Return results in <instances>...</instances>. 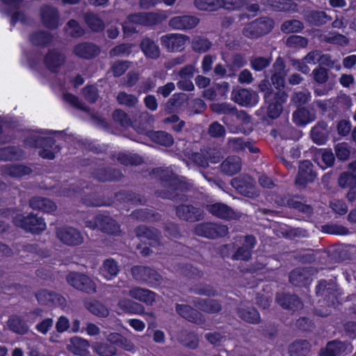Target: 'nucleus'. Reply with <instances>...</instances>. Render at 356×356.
Masks as SVG:
<instances>
[{
  "label": "nucleus",
  "instance_id": "1",
  "mask_svg": "<svg viewBox=\"0 0 356 356\" xmlns=\"http://www.w3.org/2000/svg\"><path fill=\"white\" fill-rule=\"evenodd\" d=\"M155 173L159 177L163 188L157 190V197L169 199L174 202H186L188 200L186 192L190 190L191 185L179 179L171 170L157 168Z\"/></svg>",
  "mask_w": 356,
  "mask_h": 356
},
{
  "label": "nucleus",
  "instance_id": "2",
  "mask_svg": "<svg viewBox=\"0 0 356 356\" xmlns=\"http://www.w3.org/2000/svg\"><path fill=\"white\" fill-rule=\"evenodd\" d=\"M26 147L40 149L38 154L45 159H54L55 154L60 152L59 145L51 137H44L37 133L31 134L24 140Z\"/></svg>",
  "mask_w": 356,
  "mask_h": 356
},
{
  "label": "nucleus",
  "instance_id": "3",
  "mask_svg": "<svg viewBox=\"0 0 356 356\" xmlns=\"http://www.w3.org/2000/svg\"><path fill=\"white\" fill-rule=\"evenodd\" d=\"M13 222L17 227L33 234H39L46 229L44 219L33 213L27 216L17 214L13 218Z\"/></svg>",
  "mask_w": 356,
  "mask_h": 356
},
{
  "label": "nucleus",
  "instance_id": "4",
  "mask_svg": "<svg viewBox=\"0 0 356 356\" xmlns=\"http://www.w3.org/2000/svg\"><path fill=\"white\" fill-rule=\"evenodd\" d=\"M194 233L209 239H217L229 234V227L221 222H204L195 225Z\"/></svg>",
  "mask_w": 356,
  "mask_h": 356
},
{
  "label": "nucleus",
  "instance_id": "5",
  "mask_svg": "<svg viewBox=\"0 0 356 356\" xmlns=\"http://www.w3.org/2000/svg\"><path fill=\"white\" fill-rule=\"evenodd\" d=\"M85 226L91 229H97L110 235H118L120 232V225L116 220L104 214H98L92 220H86Z\"/></svg>",
  "mask_w": 356,
  "mask_h": 356
},
{
  "label": "nucleus",
  "instance_id": "6",
  "mask_svg": "<svg viewBox=\"0 0 356 356\" xmlns=\"http://www.w3.org/2000/svg\"><path fill=\"white\" fill-rule=\"evenodd\" d=\"M274 26V22L269 17H259L247 24L243 29V35L250 39H257L268 33Z\"/></svg>",
  "mask_w": 356,
  "mask_h": 356
},
{
  "label": "nucleus",
  "instance_id": "7",
  "mask_svg": "<svg viewBox=\"0 0 356 356\" xmlns=\"http://www.w3.org/2000/svg\"><path fill=\"white\" fill-rule=\"evenodd\" d=\"M188 157L194 164L203 168H208L209 162L217 163L222 159L220 152L211 147H204L199 152L188 153Z\"/></svg>",
  "mask_w": 356,
  "mask_h": 356
},
{
  "label": "nucleus",
  "instance_id": "8",
  "mask_svg": "<svg viewBox=\"0 0 356 356\" xmlns=\"http://www.w3.org/2000/svg\"><path fill=\"white\" fill-rule=\"evenodd\" d=\"M231 185L241 195L250 198L259 195V191L256 187L255 180L248 175H241L232 179Z\"/></svg>",
  "mask_w": 356,
  "mask_h": 356
},
{
  "label": "nucleus",
  "instance_id": "9",
  "mask_svg": "<svg viewBox=\"0 0 356 356\" xmlns=\"http://www.w3.org/2000/svg\"><path fill=\"white\" fill-rule=\"evenodd\" d=\"M313 79L317 84L314 86V93L316 97L327 95L332 89L333 84L326 83L329 80L328 69L323 66H318L312 72Z\"/></svg>",
  "mask_w": 356,
  "mask_h": 356
},
{
  "label": "nucleus",
  "instance_id": "10",
  "mask_svg": "<svg viewBox=\"0 0 356 356\" xmlns=\"http://www.w3.org/2000/svg\"><path fill=\"white\" fill-rule=\"evenodd\" d=\"M66 281L69 285L85 293L91 294L96 292L95 282L85 274L71 272L67 275Z\"/></svg>",
  "mask_w": 356,
  "mask_h": 356
},
{
  "label": "nucleus",
  "instance_id": "11",
  "mask_svg": "<svg viewBox=\"0 0 356 356\" xmlns=\"http://www.w3.org/2000/svg\"><path fill=\"white\" fill-rule=\"evenodd\" d=\"M270 72L269 79L272 85L277 90H282L285 87V77L288 70H286V65L282 57L279 56L276 58Z\"/></svg>",
  "mask_w": 356,
  "mask_h": 356
},
{
  "label": "nucleus",
  "instance_id": "12",
  "mask_svg": "<svg viewBox=\"0 0 356 356\" xmlns=\"http://www.w3.org/2000/svg\"><path fill=\"white\" fill-rule=\"evenodd\" d=\"M66 63V55L58 49H49L44 57L46 68L53 73H57Z\"/></svg>",
  "mask_w": 356,
  "mask_h": 356
},
{
  "label": "nucleus",
  "instance_id": "13",
  "mask_svg": "<svg viewBox=\"0 0 356 356\" xmlns=\"http://www.w3.org/2000/svg\"><path fill=\"white\" fill-rule=\"evenodd\" d=\"M56 237L67 245H78L83 243V237L77 229L72 227L56 228Z\"/></svg>",
  "mask_w": 356,
  "mask_h": 356
},
{
  "label": "nucleus",
  "instance_id": "14",
  "mask_svg": "<svg viewBox=\"0 0 356 356\" xmlns=\"http://www.w3.org/2000/svg\"><path fill=\"white\" fill-rule=\"evenodd\" d=\"M167 18L165 14L158 13H138L128 16L131 23L143 26H154L162 23Z\"/></svg>",
  "mask_w": 356,
  "mask_h": 356
},
{
  "label": "nucleus",
  "instance_id": "15",
  "mask_svg": "<svg viewBox=\"0 0 356 356\" xmlns=\"http://www.w3.org/2000/svg\"><path fill=\"white\" fill-rule=\"evenodd\" d=\"M175 311L181 318L196 325H202L207 321L204 315L198 311L197 309L188 305L176 304Z\"/></svg>",
  "mask_w": 356,
  "mask_h": 356
},
{
  "label": "nucleus",
  "instance_id": "16",
  "mask_svg": "<svg viewBox=\"0 0 356 356\" xmlns=\"http://www.w3.org/2000/svg\"><path fill=\"white\" fill-rule=\"evenodd\" d=\"M337 285L333 280H322L319 281L316 286V294L317 296L324 298L326 305L330 307L334 305L337 298Z\"/></svg>",
  "mask_w": 356,
  "mask_h": 356
},
{
  "label": "nucleus",
  "instance_id": "17",
  "mask_svg": "<svg viewBox=\"0 0 356 356\" xmlns=\"http://www.w3.org/2000/svg\"><path fill=\"white\" fill-rule=\"evenodd\" d=\"M40 17L43 25L49 29H56L59 26L60 13L58 9L49 4L40 8Z\"/></svg>",
  "mask_w": 356,
  "mask_h": 356
},
{
  "label": "nucleus",
  "instance_id": "18",
  "mask_svg": "<svg viewBox=\"0 0 356 356\" xmlns=\"http://www.w3.org/2000/svg\"><path fill=\"white\" fill-rule=\"evenodd\" d=\"M189 39L188 35L184 34L169 33L161 38V44L169 52L179 51Z\"/></svg>",
  "mask_w": 356,
  "mask_h": 356
},
{
  "label": "nucleus",
  "instance_id": "19",
  "mask_svg": "<svg viewBox=\"0 0 356 356\" xmlns=\"http://www.w3.org/2000/svg\"><path fill=\"white\" fill-rule=\"evenodd\" d=\"M35 296L42 305L63 306L66 304L64 297L54 291L42 289L37 291Z\"/></svg>",
  "mask_w": 356,
  "mask_h": 356
},
{
  "label": "nucleus",
  "instance_id": "20",
  "mask_svg": "<svg viewBox=\"0 0 356 356\" xmlns=\"http://www.w3.org/2000/svg\"><path fill=\"white\" fill-rule=\"evenodd\" d=\"M136 236L141 241L147 240L151 246L156 247L161 245V232L153 227L146 225L138 226L134 230Z\"/></svg>",
  "mask_w": 356,
  "mask_h": 356
},
{
  "label": "nucleus",
  "instance_id": "21",
  "mask_svg": "<svg viewBox=\"0 0 356 356\" xmlns=\"http://www.w3.org/2000/svg\"><path fill=\"white\" fill-rule=\"evenodd\" d=\"M177 216L182 220L194 222L204 218L202 211L192 204H181L175 207Z\"/></svg>",
  "mask_w": 356,
  "mask_h": 356
},
{
  "label": "nucleus",
  "instance_id": "22",
  "mask_svg": "<svg viewBox=\"0 0 356 356\" xmlns=\"http://www.w3.org/2000/svg\"><path fill=\"white\" fill-rule=\"evenodd\" d=\"M92 177L102 182L119 181L123 177L120 170L113 168H106L103 165L92 169L91 171Z\"/></svg>",
  "mask_w": 356,
  "mask_h": 356
},
{
  "label": "nucleus",
  "instance_id": "23",
  "mask_svg": "<svg viewBox=\"0 0 356 356\" xmlns=\"http://www.w3.org/2000/svg\"><path fill=\"white\" fill-rule=\"evenodd\" d=\"M232 99L242 106H252L258 102V95L251 90L236 88L232 92Z\"/></svg>",
  "mask_w": 356,
  "mask_h": 356
},
{
  "label": "nucleus",
  "instance_id": "24",
  "mask_svg": "<svg viewBox=\"0 0 356 356\" xmlns=\"http://www.w3.org/2000/svg\"><path fill=\"white\" fill-rule=\"evenodd\" d=\"M257 244V239L253 235L244 236L243 243L232 254L233 260L249 261L252 257V250Z\"/></svg>",
  "mask_w": 356,
  "mask_h": 356
},
{
  "label": "nucleus",
  "instance_id": "25",
  "mask_svg": "<svg viewBox=\"0 0 356 356\" xmlns=\"http://www.w3.org/2000/svg\"><path fill=\"white\" fill-rule=\"evenodd\" d=\"M353 350V346L349 341H341L339 340H333L329 341L324 350H321V356H337L338 355L346 353L349 354Z\"/></svg>",
  "mask_w": 356,
  "mask_h": 356
},
{
  "label": "nucleus",
  "instance_id": "26",
  "mask_svg": "<svg viewBox=\"0 0 356 356\" xmlns=\"http://www.w3.org/2000/svg\"><path fill=\"white\" fill-rule=\"evenodd\" d=\"M314 165L309 161H302L299 165L298 173L296 177V184L305 186L309 182H313L316 178V174L313 170Z\"/></svg>",
  "mask_w": 356,
  "mask_h": 356
},
{
  "label": "nucleus",
  "instance_id": "27",
  "mask_svg": "<svg viewBox=\"0 0 356 356\" xmlns=\"http://www.w3.org/2000/svg\"><path fill=\"white\" fill-rule=\"evenodd\" d=\"M206 210L212 216L224 220H232L237 218V214L230 207L221 202L207 204Z\"/></svg>",
  "mask_w": 356,
  "mask_h": 356
},
{
  "label": "nucleus",
  "instance_id": "28",
  "mask_svg": "<svg viewBox=\"0 0 356 356\" xmlns=\"http://www.w3.org/2000/svg\"><path fill=\"white\" fill-rule=\"evenodd\" d=\"M199 22V18L195 16L181 15L171 18L168 25L173 29L189 30L195 28Z\"/></svg>",
  "mask_w": 356,
  "mask_h": 356
},
{
  "label": "nucleus",
  "instance_id": "29",
  "mask_svg": "<svg viewBox=\"0 0 356 356\" xmlns=\"http://www.w3.org/2000/svg\"><path fill=\"white\" fill-rule=\"evenodd\" d=\"M73 53L79 58L91 59L99 54L100 49L93 43L81 42L74 47Z\"/></svg>",
  "mask_w": 356,
  "mask_h": 356
},
{
  "label": "nucleus",
  "instance_id": "30",
  "mask_svg": "<svg viewBox=\"0 0 356 356\" xmlns=\"http://www.w3.org/2000/svg\"><path fill=\"white\" fill-rule=\"evenodd\" d=\"M2 176H9L13 178H19L29 175L32 172V169L23 164H6L1 167Z\"/></svg>",
  "mask_w": 356,
  "mask_h": 356
},
{
  "label": "nucleus",
  "instance_id": "31",
  "mask_svg": "<svg viewBox=\"0 0 356 356\" xmlns=\"http://www.w3.org/2000/svg\"><path fill=\"white\" fill-rule=\"evenodd\" d=\"M312 280V273L307 268H297L289 274V282L296 286H305Z\"/></svg>",
  "mask_w": 356,
  "mask_h": 356
},
{
  "label": "nucleus",
  "instance_id": "32",
  "mask_svg": "<svg viewBox=\"0 0 356 356\" xmlns=\"http://www.w3.org/2000/svg\"><path fill=\"white\" fill-rule=\"evenodd\" d=\"M272 86L269 79V74H265L264 79H262L258 85L259 91L264 93L265 102L273 101L275 97L277 96L284 97L285 92L284 90H275Z\"/></svg>",
  "mask_w": 356,
  "mask_h": 356
},
{
  "label": "nucleus",
  "instance_id": "33",
  "mask_svg": "<svg viewBox=\"0 0 356 356\" xmlns=\"http://www.w3.org/2000/svg\"><path fill=\"white\" fill-rule=\"evenodd\" d=\"M241 159L237 156H229L220 165V172L227 176H233L241 170Z\"/></svg>",
  "mask_w": 356,
  "mask_h": 356
},
{
  "label": "nucleus",
  "instance_id": "34",
  "mask_svg": "<svg viewBox=\"0 0 356 356\" xmlns=\"http://www.w3.org/2000/svg\"><path fill=\"white\" fill-rule=\"evenodd\" d=\"M276 301L284 309L293 311L302 307V303L300 298L294 294L278 293L276 296Z\"/></svg>",
  "mask_w": 356,
  "mask_h": 356
},
{
  "label": "nucleus",
  "instance_id": "35",
  "mask_svg": "<svg viewBox=\"0 0 356 356\" xmlns=\"http://www.w3.org/2000/svg\"><path fill=\"white\" fill-rule=\"evenodd\" d=\"M185 93H175L163 105L162 111L165 114H173L177 112L186 100Z\"/></svg>",
  "mask_w": 356,
  "mask_h": 356
},
{
  "label": "nucleus",
  "instance_id": "36",
  "mask_svg": "<svg viewBox=\"0 0 356 356\" xmlns=\"http://www.w3.org/2000/svg\"><path fill=\"white\" fill-rule=\"evenodd\" d=\"M192 303L198 311L200 310L209 314L218 313L222 309L220 302L214 299L196 298L193 300Z\"/></svg>",
  "mask_w": 356,
  "mask_h": 356
},
{
  "label": "nucleus",
  "instance_id": "37",
  "mask_svg": "<svg viewBox=\"0 0 356 356\" xmlns=\"http://www.w3.org/2000/svg\"><path fill=\"white\" fill-rule=\"evenodd\" d=\"M316 118V114L307 107H298L292 114V120L298 127H304Z\"/></svg>",
  "mask_w": 356,
  "mask_h": 356
},
{
  "label": "nucleus",
  "instance_id": "38",
  "mask_svg": "<svg viewBox=\"0 0 356 356\" xmlns=\"http://www.w3.org/2000/svg\"><path fill=\"white\" fill-rule=\"evenodd\" d=\"M7 326L10 331L19 335L26 334L29 330L27 322L22 316L13 314L9 316L7 321Z\"/></svg>",
  "mask_w": 356,
  "mask_h": 356
},
{
  "label": "nucleus",
  "instance_id": "39",
  "mask_svg": "<svg viewBox=\"0 0 356 356\" xmlns=\"http://www.w3.org/2000/svg\"><path fill=\"white\" fill-rule=\"evenodd\" d=\"M280 266V262L274 258L260 257L252 264L248 269L250 273H254L264 269L272 270Z\"/></svg>",
  "mask_w": 356,
  "mask_h": 356
},
{
  "label": "nucleus",
  "instance_id": "40",
  "mask_svg": "<svg viewBox=\"0 0 356 356\" xmlns=\"http://www.w3.org/2000/svg\"><path fill=\"white\" fill-rule=\"evenodd\" d=\"M237 316L243 321L251 323L258 324L260 322V315L253 307L240 305L236 308Z\"/></svg>",
  "mask_w": 356,
  "mask_h": 356
},
{
  "label": "nucleus",
  "instance_id": "41",
  "mask_svg": "<svg viewBox=\"0 0 356 356\" xmlns=\"http://www.w3.org/2000/svg\"><path fill=\"white\" fill-rule=\"evenodd\" d=\"M154 122V116L145 111L140 114L138 121L136 122L133 127L138 134L148 136V134L153 131L151 130V127Z\"/></svg>",
  "mask_w": 356,
  "mask_h": 356
},
{
  "label": "nucleus",
  "instance_id": "42",
  "mask_svg": "<svg viewBox=\"0 0 356 356\" xmlns=\"http://www.w3.org/2000/svg\"><path fill=\"white\" fill-rule=\"evenodd\" d=\"M89 347L90 343L88 341L79 337H74L70 339V343L67 346V349L74 355L88 356Z\"/></svg>",
  "mask_w": 356,
  "mask_h": 356
},
{
  "label": "nucleus",
  "instance_id": "43",
  "mask_svg": "<svg viewBox=\"0 0 356 356\" xmlns=\"http://www.w3.org/2000/svg\"><path fill=\"white\" fill-rule=\"evenodd\" d=\"M177 340L182 346L191 350L197 349L199 346V337L195 332L182 330L179 333Z\"/></svg>",
  "mask_w": 356,
  "mask_h": 356
},
{
  "label": "nucleus",
  "instance_id": "44",
  "mask_svg": "<svg viewBox=\"0 0 356 356\" xmlns=\"http://www.w3.org/2000/svg\"><path fill=\"white\" fill-rule=\"evenodd\" d=\"M127 294L131 298L143 302L147 305H152L155 300V293L154 292L138 286L131 289Z\"/></svg>",
  "mask_w": 356,
  "mask_h": 356
},
{
  "label": "nucleus",
  "instance_id": "45",
  "mask_svg": "<svg viewBox=\"0 0 356 356\" xmlns=\"http://www.w3.org/2000/svg\"><path fill=\"white\" fill-rule=\"evenodd\" d=\"M140 47L144 54L149 58L156 60L161 55V50L156 43L149 38H143Z\"/></svg>",
  "mask_w": 356,
  "mask_h": 356
},
{
  "label": "nucleus",
  "instance_id": "46",
  "mask_svg": "<svg viewBox=\"0 0 356 356\" xmlns=\"http://www.w3.org/2000/svg\"><path fill=\"white\" fill-rule=\"evenodd\" d=\"M24 157V152L18 147L8 146L0 148V161H18Z\"/></svg>",
  "mask_w": 356,
  "mask_h": 356
},
{
  "label": "nucleus",
  "instance_id": "47",
  "mask_svg": "<svg viewBox=\"0 0 356 356\" xmlns=\"http://www.w3.org/2000/svg\"><path fill=\"white\" fill-rule=\"evenodd\" d=\"M287 94L285 92L284 97H275L273 101L265 102L268 104L267 109V115L272 119L277 118L282 112L283 106L282 104L286 101Z\"/></svg>",
  "mask_w": 356,
  "mask_h": 356
},
{
  "label": "nucleus",
  "instance_id": "48",
  "mask_svg": "<svg viewBox=\"0 0 356 356\" xmlns=\"http://www.w3.org/2000/svg\"><path fill=\"white\" fill-rule=\"evenodd\" d=\"M327 124L324 121H319L311 130V137L312 140L318 144H324L327 138Z\"/></svg>",
  "mask_w": 356,
  "mask_h": 356
},
{
  "label": "nucleus",
  "instance_id": "49",
  "mask_svg": "<svg viewBox=\"0 0 356 356\" xmlns=\"http://www.w3.org/2000/svg\"><path fill=\"white\" fill-rule=\"evenodd\" d=\"M311 345L307 340H297L289 345L288 350L290 356H307Z\"/></svg>",
  "mask_w": 356,
  "mask_h": 356
},
{
  "label": "nucleus",
  "instance_id": "50",
  "mask_svg": "<svg viewBox=\"0 0 356 356\" xmlns=\"http://www.w3.org/2000/svg\"><path fill=\"white\" fill-rule=\"evenodd\" d=\"M273 58L270 56H262L259 55H252L249 58L250 66L255 72H262L268 68Z\"/></svg>",
  "mask_w": 356,
  "mask_h": 356
},
{
  "label": "nucleus",
  "instance_id": "51",
  "mask_svg": "<svg viewBox=\"0 0 356 356\" xmlns=\"http://www.w3.org/2000/svg\"><path fill=\"white\" fill-rule=\"evenodd\" d=\"M83 19L87 26L94 32H101L104 29L103 20L92 12L84 13Z\"/></svg>",
  "mask_w": 356,
  "mask_h": 356
},
{
  "label": "nucleus",
  "instance_id": "52",
  "mask_svg": "<svg viewBox=\"0 0 356 356\" xmlns=\"http://www.w3.org/2000/svg\"><path fill=\"white\" fill-rule=\"evenodd\" d=\"M307 20L315 26H321L332 20V17L324 11L312 10L307 15Z\"/></svg>",
  "mask_w": 356,
  "mask_h": 356
},
{
  "label": "nucleus",
  "instance_id": "53",
  "mask_svg": "<svg viewBox=\"0 0 356 356\" xmlns=\"http://www.w3.org/2000/svg\"><path fill=\"white\" fill-rule=\"evenodd\" d=\"M148 136L153 142L165 147H170L174 143L172 136L164 131H153L148 134Z\"/></svg>",
  "mask_w": 356,
  "mask_h": 356
},
{
  "label": "nucleus",
  "instance_id": "54",
  "mask_svg": "<svg viewBox=\"0 0 356 356\" xmlns=\"http://www.w3.org/2000/svg\"><path fill=\"white\" fill-rule=\"evenodd\" d=\"M120 270L118 262L113 259H106L102 266L100 268V272L107 280H111L115 277Z\"/></svg>",
  "mask_w": 356,
  "mask_h": 356
},
{
  "label": "nucleus",
  "instance_id": "55",
  "mask_svg": "<svg viewBox=\"0 0 356 356\" xmlns=\"http://www.w3.org/2000/svg\"><path fill=\"white\" fill-rule=\"evenodd\" d=\"M51 33L47 31H38L33 33L30 37V42L35 46L46 47L52 40Z\"/></svg>",
  "mask_w": 356,
  "mask_h": 356
},
{
  "label": "nucleus",
  "instance_id": "56",
  "mask_svg": "<svg viewBox=\"0 0 356 356\" xmlns=\"http://www.w3.org/2000/svg\"><path fill=\"white\" fill-rule=\"evenodd\" d=\"M117 200L122 202H131L134 204H143L146 202L144 197L131 191H121L115 195Z\"/></svg>",
  "mask_w": 356,
  "mask_h": 356
},
{
  "label": "nucleus",
  "instance_id": "57",
  "mask_svg": "<svg viewBox=\"0 0 356 356\" xmlns=\"http://www.w3.org/2000/svg\"><path fill=\"white\" fill-rule=\"evenodd\" d=\"M320 231L325 234L332 235L345 236L350 234V231L347 227L333 222L321 225Z\"/></svg>",
  "mask_w": 356,
  "mask_h": 356
},
{
  "label": "nucleus",
  "instance_id": "58",
  "mask_svg": "<svg viewBox=\"0 0 356 356\" xmlns=\"http://www.w3.org/2000/svg\"><path fill=\"white\" fill-rule=\"evenodd\" d=\"M92 348L99 356H113L117 353L116 348L107 342H95Z\"/></svg>",
  "mask_w": 356,
  "mask_h": 356
},
{
  "label": "nucleus",
  "instance_id": "59",
  "mask_svg": "<svg viewBox=\"0 0 356 356\" xmlns=\"http://www.w3.org/2000/svg\"><path fill=\"white\" fill-rule=\"evenodd\" d=\"M311 92L307 89L295 91L291 96V103L298 108L304 107L311 100Z\"/></svg>",
  "mask_w": 356,
  "mask_h": 356
},
{
  "label": "nucleus",
  "instance_id": "60",
  "mask_svg": "<svg viewBox=\"0 0 356 356\" xmlns=\"http://www.w3.org/2000/svg\"><path fill=\"white\" fill-rule=\"evenodd\" d=\"M65 33L71 38H80L85 34V30L74 19H70L63 29Z\"/></svg>",
  "mask_w": 356,
  "mask_h": 356
},
{
  "label": "nucleus",
  "instance_id": "61",
  "mask_svg": "<svg viewBox=\"0 0 356 356\" xmlns=\"http://www.w3.org/2000/svg\"><path fill=\"white\" fill-rule=\"evenodd\" d=\"M85 307L90 313L99 317H106L109 314L107 307L97 300L86 302Z\"/></svg>",
  "mask_w": 356,
  "mask_h": 356
},
{
  "label": "nucleus",
  "instance_id": "62",
  "mask_svg": "<svg viewBox=\"0 0 356 356\" xmlns=\"http://www.w3.org/2000/svg\"><path fill=\"white\" fill-rule=\"evenodd\" d=\"M305 29L303 22L298 19L284 21L280 26V31L284 33H300Z\"/></svg>",
  "mask_w": 356,
  "mask_h": 356
},
{
  "label": "nucleus",
  "instance_id": "63",
  "mask_svg": "<svg viewBox=\"0 0 356 356\" xmlns=\"http://www.w3.org/2000/svg\"><path fill=\"white\" fill-rule=\"evenodd\" d=\"M116 100L120 105L129 108H135L138 104V98L133 94H129L124 91L118 92Z\"/></svg>",
  "mask_w": 356,
  "mask_h": 356
},
{
  "label": "nucleus",
  "instance_id": "64",
  "mask_svg": "<svg viewBox=\"0 0 356 356\" xmlns=\"http://www.w3.org/2000/svg\"><path fill=\"white\" fill-rule=\"evenodd\" d=\"M212 47V42L207 38L202 36H195L191 42L193 50L198 53H204L209 51Z\"/></svg>",
  "mask_w": 356,
  "mask_h": 356
}]
</instances>
